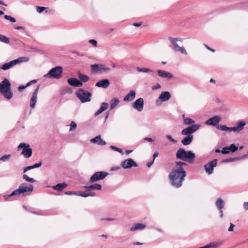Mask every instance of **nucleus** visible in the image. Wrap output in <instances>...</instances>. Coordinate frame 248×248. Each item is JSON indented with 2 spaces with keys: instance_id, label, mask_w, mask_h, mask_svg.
<instances>
[{
  "instance_id": "nucleus-1",
  "label": "nucleus",
  "mask_w": 248,
  "mask_h": 248,
  "mask_svg": "<svg viewBox=\"0 0 248 248\" xmlns=\"http://www.w3.org/2000/svg\"><path fill=\"white\" fill-rule=\"evenodd\" d=\"M176 167L170 172L169 178L171 185L176 188L180 187L185 177L186 176V171L183 166L186 164L184 162H176Z\"/></svg>"
},
{
  "instance_id": "nucleus-2",
  "label": "nucleus",
  "mask_w": 248,
  "mask_h": 248,
  "mask_svg": "<svg viewBox=\"0 0 248 248\" xmlns=\"http://www.w3.org/2000/svg\"><path fill=\"white\" fill-rule=\"evenodd\" d=\"M201 126L200 124H196L195 125H190L181 131V134L186 136L182 140L181 142L184 145H188L192 141L193 136L192 134L199 129Z\"/></svg>"
},
{
  "instance_id": "nucleus-3",
  "label": "nucleus",
  "mask_w": 248,
  "mask_h": 248,
  "mask_svg": "<svg viewBox=\"0 0 248 248\" xmlns=\"http://www.w3.org/2000/svg\"><path fill=\"white\" fill-rule=\"evenodd\" d=\"M33 186L25 183L21 184L18 188L12 192L10 194L4 196L5 200L14 196H18L26 193H31L33 190Z\"/></svg>"
},
{
  "instance_id": "nucleus-4",
  "label": "nucleus",
  "mask_w": 248,
  "mask_h": 248,
  "mask_svg": "<svg viewBox=\"0 0 248 248\" xmlns=\"http://www.w3.org/2000/svg\"><path fill=\"white\" fill-rule=\"evenodd\" d=\"M176 156L177 159L192 163L196 155L191 151H186L183 148H180L177 151Z\"/></svg>"
},
{
  "instance_id": "nucleus-5",
  "label": "nucleus",
  "mask_w": 248,
  "mask_h": 248,
  "mask_svg": "<svg viewBox=\"0 0 248 248\" xmlns=\"http://www.w3.org/2000/svg\"><path fill=\"white\" fill-rule=\"evenodd\" d=\"M11 84L7 78H4L0 83V93L7 99L12 98L13 94L11 90Z\"/></svg>"
},
{
  "instance_id": "nucleus-6",
  "label": "nucleus",
  "mask_w": 248,
  "mask_h": 248,
  "mask_svg": "<svg viewBox=\"0 0 248 248\" xmlns=\"http://www.w3.org/2000/svg\"><path fill=\"white\" fill-rule=\"evenodd\" d=\"M169 40L172 45L173 48L175 51L180 52L184 55H186L187 54V52L184 46H179L177 43L178 41L182 42V38L169 37Z\"/></svg>"
},
{
  "instance_id": "nucleus-7",
  "label": "nucleus",
  "mask_w": 248,
  "mask_h": 248,
  "mask_svg": "<svg viewBox=\"0 0 248 248\" xmlns=\"http://www.w3.org/2000/svg\"><path fill=\"white\" fill-rule=\"evenodd\" d=\"M62 67L60 66H58L51 69L44 77L46 78L60 79L62 77Z\"/></svg>"
},
{
  "instance_id": "nucleus-8",
  "label": "nucleus",
  "mask_w": 248,
  "mask_h": 248,
  "mask_svg": "<svg viewBox=\"0 0 248 248\" xmlns=\"http://www.w3.org/2000/svg\"><path fill=\"white\" fill-rule=\"evenodd\" d=\"M245 125L246 123L245 122L240 121L238 122L236 126L233 127H229L226 125H221L220 126V130L238 133L244 128Z\"/></svg>"
},
{
  "instance_id": "nucleus-9",
  "label": "nucleus",
  "mask_w": 248,
  "mask_h": 248,
  "mask_svg": "<svg viewBox=\"0 0 248 248\" xmlns=\"http://www.w3.org/2000/svg\"><path fill=\"white\" fill-rule=\"evenodd\" d=\"M78 98L82 103L90 102L91 100V93L85 90L80 89L76 93Z\"/></svg>"
},
{
  "instance_id": "nucleus-10",
  "label": "nucleus",
  "mask_w": 248,
  "mask_h": 248,
  "mask_svg": "<svg viewBox=\"0 0 248 248\" xmlns=\"http://www.w3.org/2000/svg\"><path fill=\"white\" fill-rule=\"evenodd\" d=\"M22 149L21 155H23L25 158H29L32 155V150L30 147V145L26 143H21L17 146V150H19Z\"/></svg>"
},
{
  "instance_id": "nucleus-11",
  "label": "nucleus",
  "mask_w": 248,
  "mask_h": 248,
  "mask_svg": "<svg viewBox=\"0 0 248 248\" xmlns=\"http://www.w3.org/2000/svg\"><path fill=\"white\" fill-rule=\"evenodd\" d=\"M221 120V117L218 115L214 116L205 122V124L207 125L213 126L216 127L217 129L220 130V126H219V123Z\"/></svg>"
},
{
  "instance_id": "nucleus-12",
  "label": "nucleus",
  "mask_w": 248,
  "mask_h": 248,
  "mask_svg": "<svg viewBox=\"0 0 248 248\" xmlns=\"http://www.w3.org/2000/svg\"><path fill=\"white\" fill-rule=\"evenodd\" d=\"M108 175V173L105 171H97L91 177L90 182L94 183L103 180Z\"/></svg>"
},
{
  "instance_id": "nucleus-13",
  "label": "nucleus",
  "mask_w": 248,
  "mask_h": 248,
  "mask_svg": "<svg viewBox=\"0 0 248 248\" xmlns=\"http://www.w3.org/2000/svg\"><path fill=\"white\" fill-rule=\"evenodd\" d=\"M217 160L215 159L204 165V168L205 171L208 175H211L213 173L214 168L217 165Z\"/></svg>"
},
{
  "instance_id": "nucleus-14",
  "label": "nucleus",
  "mask_w": 248,
  "mask_h": 248,
  "mask_svg": "<svg viewBox=\"0 0 248 248\" xmlns=\"http://www.w3.org/2000/svg\"><path fill=\"white\" fill-rule=\"evenodd\" d=\"M92 70L95 72H108L110 69L103 64H94L91 65Z\"/></svg>"
},
{
  "instance_id": "nucleus-15",
  "label": "nucleus",
  "mask_w": 248,
  "mask_h": 248,
  "mask_svg": "<svg viewBox=\"0 0 248 248\" xmlns=\"http://www.w3.org/2000/svg\"><path fill=\"white\" fill-rule=\"evenodd\" d=\"M171 98V94L169 92L166 91L161 93L158 99L156 101V104L160 105L163 102L167 101Z\"/></svg>"
},
{
  "instance_id": "nucleus-16",
  "label": "nucleus",
  "mask_w": 248,
  "mask_h": 248,
  "mask_svg": "<svg viewBox=\"0 0 248 248\" xmlns=\"http://www.w3.org/2000/svg\"><path fill=\"white\" fill-rule=\"evenodd\" d=\"M144 100L142 98L137 99L132 104V107L138 111H141L143 109Z\"/></svg>"
},
{
  "instance_id": "nucleus-17",
  "label": "nucleus",
  "mask_w": 248,
  "mask_h": 248,
  "mask_svg": "<svg viewBox=\"0 0 248 248\" xmlns=\"http://www.w3.org/2000/svg\"><path fill=\"white\" fill-rule=\"evenodd\" d=\"M137 163L132 158H128L124 160L122 163V167L124 169H129L132 167H137Z\"/></svg>"
},
{
  "instance_id": "nucleus-18",
  "label": "nucleus",
  "mask_w": 248,
  "mask_h": 248,
  "mask_svg": "<svg viewBox=\"0 0 248 248\" xmlns=\"http://www.w3.org/2000/svg\"><path fill=\"white\" fill-rule=\"evenodd\" d=\"M39 89V86H38L32 94V96L30 101V106L31 108H34L37 99V94Z\"/></svg>"
},
{
  "instance_id": "nucleus-19",
  "label": "nucleus",
  "mask_w": 248,
  "mask_h": 248,
  "mask_svg": "<svg viewBox=\"0 0 248 248\" xmlns=\"http://www.w3.org/2000/svg\"><path fill=\"white\" fill-rule=\"evenodd\" d=\"M158 75L160 78H166L167 79L170 80L172 79L173 78V75L169 72H167L166 71L162 70H158L157 71Z\"/></svg>"
},
{
  "instance_id": "nucleus-20",
  "label": "nucleus",
  "mask_w": 248,
  "mask_h": 248,
  "mask_svg": "<svg viewBox=\"0 0 248 248\" xmlns=\"http://www.w3.org/2000/svg\"><path fill=\"white\" fill-rule=\"evenodd\" d=\"M216 205L218 210L219 211L220 217H222L223 216L222 209L224 206V201L221 198H218L216 202Z\"/></svg>"
},
{
  "instance_id": "nucleus-21",
  "label": "nucleus",
  "mask_w": 248,
  "mask_h": 248,
  "mask_svg": "<svg viewBox=\"0 0 248 248\" xmlns=\"http://www.w3.org/2000/svg\"><path fill=\"white\" fill-rule=\"evenodd\" d=\"M68 84L73 87H81L82 86V83L76 78H70L68 79Z\"/></svg>"
},
{
  "instance_id": "nucleus-22",
  "label": "nucleus",
  "mask_w": 248,
  "mask_h": 248,
  "mask_svg": "<svg viewBox=\"0 0 248 248\" xmlns=\"http://www.w3.org/2000/svg\"><path fill=\"white\" fill-rule=\"evenodd\" d=\"M109 81L108 79H104L98 81L96 83L95 86L98 87L106 89L109 86Z\"/></svg>"
},
{
  "instance_id": "nucleus-23",
  "label": "nucleus",
  "mask_w": 248,
  "mask_h": 248,
  "mask_svg": "<svg viewBox=\"0 0 248 248\" xmlns=\"http://www.w3.org/2000/svg\"><path fill=\"white\" fill-rule=\"evenodd\" d=\"M90 141L93 143H96L99 145H105L106 144V142L101 138V136L100 135L97 136L95 138L92 139L90 140Z\"/></svg>"
},
{
  "instance_id": "nucleus-24",
  "label": "nucleus",
  "mask_w": 248,
  "mask_h": 248,
  "mask_svg": "<svg viewBox=\"0 0 248 248\" xmlns=\"http://www.w3.org/2000/svg\"><path fill=\"white\" fill-rule=\"evenodd\" d=\"M136 96V92L134 91H131L124 98V102H129L133 100Z\"/></svg>"
},
{
  "instance_id": "nucleus-25",
  "label": "nucleus",
  "mask_w": 248,
  "mask_h": 248,
  "mask_svg": "<svg viewBox=\"0 0 248 248\" xmlns=\"http://www.w3.org/2000/svg\"><path fill=\"white\" fill-rule=\"evenodd\" d=\"M146 227L144 224L138 223L134 224L130 229L131 232H134L137 230H142Z\"/></svg>"
},
{
  "instance_id": "nucleus-26",
  "label": "nucleus",
  "mask_w": 248,
  "mask_h": 248,
  "mask_svg": "<svg viewBox=\"0 0 248 248\" xmlns=\"http://www.w3.org/2000/svg\"><path fill=\"white\" fill-rule=\"evenodd\" d=\"M16 65V62L14 60L8 62L3 64L1 67H0V69H2L4 70H7L8 69H10L11 68H12V67Z\"/></svg>"
},
{
  "instance_id": "nucleus-27",
  "label": "nucleus",
  "mask_w": 248,
  "mask_h": 248,
  "mask_svg": "<svg viewBox=\"0 0 248 248\" xmlns=\"http://www.w3.org/2000/svg\"><path fill=\"white\" fill-rule=\"evenodd\" d=\"M120 100L116 97H114L110 100V109L112 110L115 108L116 106L120 103Z\"/></svg>"
},
{
  "instance_id": "nucleus-28",
  "label": "nucleus",
  "mask_w": 248,
  "mask_h": 248,
  "mask_svg": "<svg viewBox=\"0 0 248 248\" xmlns=\"http://www.w3.org/2000/svg\"><path fill=\"white\" fill-rule=\"evenodd\" d=\"M80 196L83 197H87L89 196L94 197L95 196V193L91 191L90 189H87V190L84 192L81 191Z\"/></svg>"
},
{
  "instance_id": "nucleus-29",
  "label": "nucleus",
  "mask_w": 248,
  "mask_h": 248,
  "mask_svg": "<svg viewBox=\"0 0 248 248\" xmlns=\"http://www.w3.org/2000/svg\"><path fill=\"white\" fill-rule=\"evenodd\" d=\"M67 184L65 183L58 184L57 185L52 186V188L58 191H61L67 186Z\"/></svg>"
},
{
  "instance_id": "nucleus-30",
  "label": "nucleus",
  "mask_w": 248,
  "mask_h": 248,
  "mask_svg": "<svg viewBox=\"0 0 248 248\" xmlns=\"http://www.w3.org/2000/svg\"><path fill=\"white\" fill-rule=\"evenodd\" d=\"M85 187L86 189H90V190L91 189H96V190H100L102 189V186L98 184H94L92 185H91V186H85Z\"/></svg>"
},
{
  "instance_id": "nucleus-31",
  "label": "nucleus",
  "mask_w": 248,
  "mask_h": 248,
  "mask_svg": "<svg viewBox=\"0 0 248 248\" xmlns=\"http://www.w3.org/2000/svg\"><path fill=\"white\" fill-rule=\"evenodd\" d=\"M78 77L81 81L84 82L88 81L89 79V78L88 76L79 72L78 73Z\"/></svg>"
},
{
  "instance_id": "nucleus-32",
  "label": "nucleus",
  "mask_w": 248,
  "mask_h": 248,
  "mask_svg": "<svg viewBox=\"0 0 248 248\" xmlns=\"http://www.w3.org/2000/svg\"><path fill=\"white\" fill-rule=\"evenodd\" d=\"M16 64L21 63L22 62H27L29 61V58L26 57H20L15 60Z\"/></svg>"
},
{
  "instance_id": "nucleus-33",
  "label": "nucleus",
  "mask_w": 248,
  "mask_h": 248,
  "mask_svg": "<svg viewBox=\"0 0 248 248\" xmlns=\"http://www.w3.org/2000/svg\"><path fill=\"white\" fill-rule=\"evenodd\" d=\"M194 121L189 118H185L184 120V124L185 125H194Z\"/></svg>"
},
{
  "instance_id": "nucleus-34",
  "label": "nucleus",
  "mask_w": 248,
  "mask_h": 248,
  "mask_svg": "<svg viewBox=\"0 0 248 248\" xmlns=\"http://www.w3.org/2000/svg\"><path fill=\"white\" fill-rule=\"evenodd\" d=\"M221 245V243H218L216 242L210 243L207 245L204 246V248H210L212 247H215L218 245Z\"/></svg>"
},
{
  "instance_id": "nucleus-35",
  "label": "nucleus",
  "mask_w": 248,
  "mask_h": 248,
  "mask_svg": "<svg viewBox=\"0 0 248 248\" xmlns=\"http://www.w3.org/2000/svg\"><path fill=\"white\" fill-rule=\"evenodd\" d=\"M0 41L6 44H9L10 43L9 38L1 34H0Z\"/></svg>"
},
{
  "instance_id": "nucleus-36",
  "label": "nucleus",
  "mask_w": 248,
  "mask_h": 248,
  "mask_svg": "<svg viewBox=\"0 0 248 248\" xmlns=\"http://www.w3.org/2000/svg\"><path fill=\"white\" fill-rule=\"evenodd\" d=\"M137 70L139 72L148 73V72H152V70H151L149 68H140V67H137Z\"/></svg>"
},
{
  "instance_id": "nucleus-37",
  "label": "nucleus",
  "mask_w": 248,
  "mask_h": 248,
  "mask_svg": "<svg viewBox=\"0 0 248 248\" xmlns=\"http://www.w3.org/2000/svg\"><path fill=\"white\" fill-rule=\"evenodd\" d=\"M23 178L24 180H25L26 181H27L28 182L33 183L35 182V180L33 178L29 177L26 174H24L23 175Z\"/></svg>"
},
{
  "instance_id": "nucleus-38",
  "label": "nucleus",
  "mask_w": 248,
  "mask_h": 248,
  "mask_svg": "<svg viewBox=\"0 0 248 248\" xmlns=\"http://www.w3.org/2000/svg\"><path fill=\"white\" fill-rule=\"evenodd\" d=\"M67 195L75 194L78 196H80L81 191H68L65 192Z\"/></svg>"
},
{
  "instance_id": "nucleus-39",
  "label": "nucleus",
  "mask_w": 248,
  "mask_h": 248,
  "mask_svg": "<svg viewBox=\"0 0 248 248\" xmlns=\"http://www.w3.org/2000/svg\"><path fill=\"white\" fill-rule=\"evenodd\" d=\"M11 157L10 155H4L0 158V161L2 162H5L8 160Z\"/></svg>"
},
{
  "instance_id": "nucleus-40",
  "label": "nucleus",
  "mask_w": 248,
  "mask_h": 248,
  "mask_svg": "<svg viewBox=\"0 0 248 248\" xmlns=\"http://www.w3.org/2000/svg\"><path fill=\"white\" fill-rule=\"evenodd\" d=\"M110 148L114 151H117V152L121 153L122 155L124 154V152H123L122 149H121V148H118L114 146H110Z\"/></svg>"
},
{
  "instance_id": "nucleus-41",
  "label": "nucleus",
  "mask_w": 248,
  "mask_h": 248,
  "mask_svg": "<svg viewBox=\"0 0 248 248\" xmlns=\"http://www.w3.org/2000/svg\"><path fill=\"white\" fill-rule=\"evenodd\" d=\"M108 104L107 103H103L101 104V106L100 108L99 109L101 110V111L102 112L104 110H106L108 108Z\"/></svg>"
},
{
  "instance_id": "nucleus-42",
  "label": "nucleus",
  "mask_w": 248,
  "mask_h": 248,
  "mask_svg": "<svg viewBox=\"0 0 248 248\" xmlns=\"http://www.w3.org/2000/svg\"><path fill=\"white\" fill-rule=\"evenodd\" d=\"M108 104L107 103H103L101 104V106L100 108L99 109L101 110V111L102 112L104 110H106L108 108Z\"/></svg>"
},
{
  "instance_id": "nucleus-43",
  "label": "nucleus",
  "mask_w": 248,
  "mask_h": 248,
  "mask_svg": "<svg viewBox=\"0 0 248 248\" xmlns=\"http://www.w3.org/2000/svg\"><path fill=\"white\" fill-rule=\"evenodd\" d=\"M108 104L107 103H103L101 104V106L100 108L99 109L101 110V111L102 112L104 110H106L108 108Z\"/></svg>"
},
{
  "instance_id": "nucleus-44",
  "label": "nucleus",
  "mask_w": 248,
  "mask_h": 248,
  "mask_svg": "<svg viewBox=\"0 0 248 248\" xmlns=\"http://www.w3.org/2000/svg\"><path fill=\"white\" fill-rule=\"evenodd\" d=\"M108 104L107 103H103L101 104V106L100 108L99 109L101 110V111L102 112L104 110H106L108 108Z\"/></svg>"
},
{
  "instance_id": "nucleus-45",
  "label": "nucleus",
  "mask_w": 248,
  "mask_h": 248,
  "mask_svg": "<svg viewBox=\"0 0 248 248\" xmlns=\"http://www.w3.org/2000/svg\"><path fill=\"white\" fill-rule=\"evenodd\" d=\"M229 147L230 151L232 152V153L235 152L238 149V147L234 144H231Z\"/></svg>"
},
{
  "instance_id": "nucleus-46",
  "label": "nucleus",
  "mask_w": 248,
  "mask_h": 248,
  "mask_svg": "<svg viewBox=\"0 0 248 248\" xmlns=\"http://www.w3.org/2000/svg\"><path fill=\"white\" fill-rule=\"evenodd\" d=\"M77 126V125L76 124V123L74 121H72L70 124L69 131H71L75 130V129L76 128Z\"/></svg>"
},
{
  "instance_id": "nucleus-47",
  "label": "nucleus",
  "mask_w": 248,
  "mask_h": 248,
  "mask_svg": "<svg viewBox=\"0 0 248 248\" xmlns=\"http://www.w3.org/2000/svg\"><path fill=\"white\" fill-rule=\"evenodd\" d=\"M166 138L172 143L175 144L177 142V140L173 139L172 137L170 135H167L166 136Z\"/></svg>"
},
{
  "instance_id": "nucleus-48",
  "label": "nucleus",
  "mask_w": 248,
  "mask_h": 248,
  "mask_svg": "<svg viewBox=\"0 0 248 248\" xmlns=\"http://www.w3.org/2000/svg\"><path fill=\"white\" fill-rule=\"evenodd\" d=\"M100 221H113L116 220V218L114 217H106L101 218L100 219Z\"/></svg>"
},
{
  "instance_id": "nucleus-49",
  "label": "nucleus",
  "mask_w": 248,
  "mask_h": 248,
  "mask_svg": "<svg viewBox=\"0 0 248 248\" xmlns=\"http://www.w3.org/2000/svg\"><path fill=\"white\" fill-rule=\"evenodd\" d=\"M4 18L7 20H10L12 22H15L16 21V19L10 16L5 15L4 16Z\"/></svg>"
},
{
  "instance_id": "nucleus-50",
  "label": "nucleus",
  "mask_w": 248,
  "mask_h": 248,
  "mask_svg": "<svg viewBox=\"0 0 248 248\" xmlns=\"http://www.w3.org/2000/svg\"><path fill=\"white\" fill-rule=\"evenodd\" d=\"M221 153L224 154H227L230 152L229 147H224L221 151Z\"/></svg>"
},
{
  "instance_id": "nucleus-51",
  "label": "nucleus",
  "mask_w": 248,
  "mask_h": 248,
  "mask_svg": "<svg viewBox=\"0 0 248 248\" xmlns=\"http://www.w3.org/2000/svg\"><path fill=\"white\" fill-rule=\"evenodd\" d=\"M46 8L45 7H40V6H37V11L39 13H42L45 9H46Z\"/></svg>"
},
{
  "instance_id": "nucleus-52",
  "label": "nucleus",
  "mask_w": 248,
  "mask_h": 248,
  "mask_svg": "<svg viewBox=\"0 0 248 248\" xmlns=\"http://www.w3.org/2000/svg\"><path fill=\"white\" fill-rule=\"evenodd\" d=\"M89 43L93 45L94 46H97V42L95 40L92 39L89 40Z\"/></svg>"
},
{
  "instance_id": "nucleus-53",
  "label": "nucleus",
  "mask_w": 248,
  "mask_h": 248,
  "mask_svg": "<svg viewBox=\"0 0 248 248\" xmlns=\"http://www.w3.org/2000/svg\"><path fill=\"white\" fill-rule=\"evenodd\" d=\"M37 80L36 79H34V80H32L30 81H29L27 84H26V86H30L32 84H35L37 82Z\"/></svg>"
},
{
  "instance_id": "nucleus-54",
  "label": "nucleus",
  "mask_w": 248,
  "mask_h": 248,
  "mask_svg": "<svg viewBox=\"0 0 248 248\" xmlns=\"http://www.w3.org/2000/svg\"><path fill=\"white\" fill-rule=\"evenodd\" d=\"M34 169L33 165L28 166L24 169V172L25 173V172H26L31 169Z\"/></svg>"
},
{
  "instance_id": "nucleus-55",
  "label": "nucleus",
  "mask_w": 248,
  "mask_h": 248,
  "mask_svg": "<svg viewBox=\"0 0 248 248\" xmlns=\"http://www.w3.org/2000/svg\"><path fill=\"white\" fill-rule=\"evenodd\" d=\"M161 88V86L158 83H157L156 84V85L152 87V90H157V89H160Z\"/></svg>"
},
{
  "instance_id": "nucleus-56",
  "label": "nucleus",
  "mask_w": 248,
  "mask_h": 248,
  "mask_svg": "<svg viewBox=\"0 0 248 248\" xmlns=\"http://www.w3.org/2000/svg\"><path fill=\"white\" fill-rule=\"evenodd\" d=\"M15 29L17 30H22L24 31L25 30V27L23 26H15L14 27Z\"/></svg>"
},
{
  "instance_id": "nucleus-57",
  "label": "nucleus",
  "mask_w": 248,
  "mask_h": 248,
  "mask_svg": "<svg viewBox=\"0 0 248 248\" xmlns=\"http://www.w3.org/2000/svg\"><path fill=\"white\" fill-rule=\"evenodd\" d=\"M42 162H41V161H40L39 162H38L37 163L35 164L34 165H33V168L35 169V168L40 167L42 165Z\"/></svg>"
},
{
  "instance_id": "nucleus-58",
  "label": "nucleus",
  "mask_w": 248,
  "mask_h": 248,
  "mask_svg": "<svg viewBox=\"0 0 248 248\" xmlns=\"http://www.w3.org/2000/svg\"><path fill=\"white\" fill-rule=\"evenodd\" d=\"M234 227V225H233L232 223H230V227L228 229V231L229 232H232V231H233Z\"/></svg>"
},
{
  "instance_id": "nucleus-59",
  "label": "nucleus",
  "mask_w": 248,
  "mask_h": 248,
  "mask_svg": "<svg viewBox=\"0 0 248 248\" xmlns=\"http://www.w3.org/2000/svg\"><path fill=\"white\" fill-rule=\"evenodd\" d=\"M243 207L246 210H248V202H244Z\"/></svg>"
},
{
  "instance_id": "nucleus-60",
  "label": "nucleus",
  "mask_w": 248,
  "mask_h": 248,
  "mask_svg": "<svg viewBox=\"0 0 248 248\" xmlns=\"http://www.w3.org/2000/svg\"><path fill=\"white\" fill-rule=\"evenodd\" d=\"M143 140L145 141H147L149 142H153L154 141L151 138H149V137H146V138H144Z\"/></svg>"
},
{
  "instance_id": "nucleus-61",
  "label": "nucleus",
  "mask_w": 248,
  "mask_h": 248,
  "mask_svg": "<svg viewBox=\"0 0 248 248\" xmlns=\"http://www.w3.org/2000/svg\"><path fill=\"white\" fill-rule=\"evenodd\" d=\"M28 86H26H26H19V87L18 88V90L19 91H21L22 90L25 89Z\"/></svg>"
},
{
  "instance_id": "nucleus-62",
  "label": "nucleus",
  "mask_w": 248,
  "mask_h": 248,
  "mask_svg": "<svg viewBox=\"0 0 248 248\" xmlns=\"http://www.w3.org/2000/svg\"><path fill=\"white\" fill-rule=\"evenodd\" d=\"M204 46L205 47L209 50L213 52H215V50L213 48H210V47H209L206 44H204Z\"/></svg>"
},
{
  "instance_id": "nucleus-63",
  "label": "nucleus",
  "mask_w": 248,
  "mask_h": 248,
  "mask_svg": "<svg viewBox=\"0 0 248 248\" xmlns=\"http://www.w3.org/2000/svg\"><path fill=\"white\" fill-rule=\"evenodd\" d=\"M141 25V22L134 23L133 24V26H134L135 27H139Z\"/></svg>"
},
{
  "instance_id": "nucleus-64",
  "label": "nucleus",
  "mask_w": 248,
  "mask_h": 248,
  "mask_svg": "<svg viewBox=\"0 0 248 248\" xmlns=\"http://www.w3.org/2000/svg\"><path fill=\"white\" fill-rule=\"evenodd\" d=\"M154 162V159H153V160L151 162H148L147 163V167L148 168H150L152 165V164H153Z\"/></svg>"
}]
</instances>
